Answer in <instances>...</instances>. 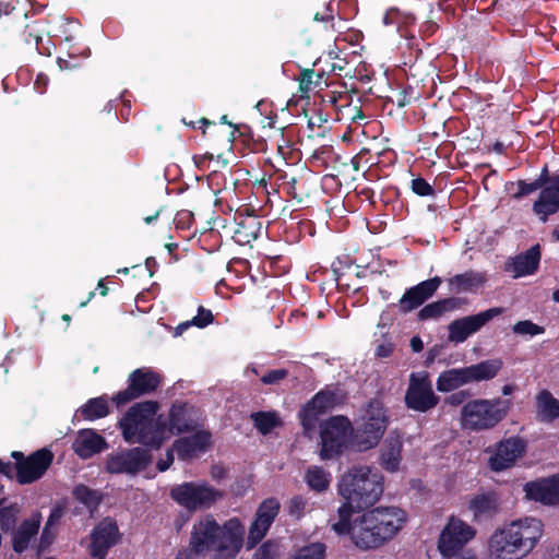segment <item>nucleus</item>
<instances>
[{
  "instance_id": "774afa93",
  "label": "nucleus",
  "mask_w": 559,
  "mask_h": 559,
  "mask_svg": "<svg viewBox=\"0 0 559 559\" xmlns=\"http://www.w3.org/2000/svg\"><path fill=\"white\" fill-rule=\"evenodd\" d=\"M552 236L556 240L559 241V225L552 230Z\"/></svg>"
},
{
  "instance_id": "603ef678",
  "label": "nucleus",
  "mask_w": 559,
  "mask_h": 559,
  "mask_svg": "<svg viewBox=\"0 0 559 559\" xmlns=\"http://www.w3.org/2000/svg\"><path fill=\"white\" fill-rule=\"evenodd\" d=\"M174 451H175L174 448L167 450L165 457L160 459L157 462V468L159 472H165L170 467V465L174 462Z\"/></svg>"
},
{
  "instance_id": "423d86ee",
  "label": "nucleus",
  "mask_w": 559,
  "mask_h": 559,
  "mask_svg": "<svg viewBox=\"0 0 559 559\" xmlns=\"http://www.w3.org/2000/svg\"><path fill=\"white\" fill-rule=\"evenodd\" d=\"M509 409L510 402L500 397L473 400L461 408L460 423L471 431L492 429L506 418Z\"/></svg>"
},
{
  "instance_id": "338daca9",
  "label": "nucleus",
  "mask_w": 559,
  "mask_h": 559,
  "mask_svg": "<svg viewBox=\"0 0 559 559\" xmlns=\"http://www.w3.org/2000/svg\"><path fill=\"white\" fill-rule=\"evenodd\" d=\"M552 300L559 304V288L552 293Z\"/></svg>"
},
{
  "instance_id": "ddd939ff",
  "label": "nucleus",
  "mask_w": 559,
  "mask_h": 559,
  "mask_svg": "<svg viewBox=\"0 0 559 559\" xmlns=\"http://www.w3.org/2000/svg\"><path fill=\"white\" fill-rule=\"evenodd\" d=\"M342 400L336 390L325 389L318 392L299 413L305 433L311 437L314 432L319 416L333 408Z\"/></svg>"
},
{
  "instance_id": "c85d7f7f",
  "label": "nucleus",
  "mask_w": 559,
  "mask_h": 559,
  "mask_svg": "<svg viewBox=\"0 0 559 559\" xmlns=\"http://www.w3.org/2000/svg\"><path fill=\"white\" fill-rule=\"evenodd\" d=\"M487 281L486 274L476 271H467L456 274L449 278V287L451 292L462 293L471 292L483 286Z\"/></svg>"
},
{
  "instance_id": "f257e3e1",
  "label": "nucleus",
  "mask_w": 559,
  "mask_h": 559,
  "mask_svg": "<svg viewBox=\"0 0 559 559\" xmlns=\"http://www.w3.org/2000/svg\"><path fill=\"white\" fill-rule=\"evenodd\" d=\"M354 511L338 507L337 521L331 523L338 536H348L359 550L379 549L391 542L406 523L404 510L397 507H376L353 518Z\"/></svg>"
},
{
  "instance_id": "3c124183",
  "label": "nucleus",
  "mask_w": 559,
  "mask_h": 559,
  "mask_svg": "<svg viewBox=\"0 0 559 559\" xmlns=\"http://www.w3.org/2000/svg\"><path fill=\"white\" fill-rule=\"evenodd\" d=\"M306 501L301 497H295L289 504V511L293 515L299 516L305 510Z\"/></svg>"
},
{
  "instance_id": "5fc2aeb1",
  "label": "nucleus",
  "mask_w": 559,
  "mask_h": 559,
  "mask_svg": "<svg viewBox=\"0 0 559 559\" xmlns=\"http://www.w3.org/2000/svg\"><path fill=\"white\" fill-rule=\"evenodd\" d=\"M225 474H226L225 468L219 465L212 466L211 473H210L211 477L216 481H219L221 479H223L225 477Z\"/></svg>"
},
{
  "instance_id": "aec40b11",
  "label": "nucleus",
  "mask_w": 559,
  "mask_h": 559,
  "mask_svg": "<svg viewBox=\"0 0 559 559\" xmlns=\"http://www.w3.org/2000/svg\"><path fill=\"white\" fill-rule=\"evenodd\" d=\"M523 490L528 500L545 506H557L559 504V475L526 483Z\"/></svg>"
},
{
  "instance_id": "9b49d317",
  "label": "nucleus",
  "mask_w": 559,
  "mask_h": 559,
  "mask_svg": "<svg viewBox=\"0 0 559 559\" xmlns=\"http://www.w3.org/2000/svg\"><path fill=\"white\" fill-rule=\"evenodd\" d=\"M439 397L432 390V384L427 372L412 373L408 389L405 394L406 406L413 411L425 413L433 408Z\"/></svg>"
},
{
  "instance_id": "de8ad7c7",
  "label": "nucleus",
  "mask_w": 559,
  "mask_h": 559,
  "mask_svg": "<svg viewBox=\"0 0 559 559\" xmlns=\"http://www.w3.org/2000/svg\"><path fill=\"white\" fill-rule=\"evenodd\" d=\"M15 522V511L13 508H2L0 510V527L2 530H10Z\"/></svg>"
},
{
  "instance_id": "e433bc0d",
  "label": "nucleus",
  "mask_w": 559,
  "mask_h": 559,
  "mask_svg": "<svg viewBox=\"0 0 559 559\" xmlns=\"http://www.w3.org/2000/svg\"><path fill=\"white\" fill-rule=\"evenodd\" d=\"M73 495L76 500L85 504L91 510L95 509L100 501L99 493L84 485L76 486L73 490Z\"/></svg>"
},
{
  "instance_id": "13d9d810",
  "label": "nucleus",
  "mask_w": 559,
  "mask_h": 559,
  "mask_svg": "<svg viewBox=\"0 0 559 559\" xmlns=\"http://www.w3.org/2000/svg\"><path fill=\"white\" fill-rule=\"evenodd\" d=\"M193 324L190 323V320L186 321V322H182L180 324H178L175 329V336H180L185 333V331H187L190 326H192Z\"/></svg>"
},
{
  "instance_id": "bb28decb",
  "label": "nucleus",
  "mask_w": 559,
  "mask_h": 559,
  "mask_svg": "<svg viewBox=\"0 0 559 559\" xmlns=\"http://www.w3.org/2000/svg\"><path fill=\"white\" fill-rule=\"evenodd\" d=\"M402 435L394 430L385 438L380 453V464L388 472L399 471L402 461Z\"/></svg>"
},
{
  "instance_id": "dca6fc26",
  "label": "nucleus",
  "mask_w": 559,
  "mask_h": 559,
  "mask_svg": "<svg viewBox=\"0 0 559 559\" xmlns=\"http://www.w3.org/2000/svg\"><path fill=\"white\" fill-rule=\"evenodd\" d=\"M502 308L495 307L474 316L464 317L452 321L449 326V341L463 343L468 336L479 331L487 322L502 313Z\"/></svg>"
},
{
  "instance_id": "6e6d98bb",
  "label": "nucleus",
  "mask_w": 559,
  "mask_h": 559,
  "mask_svg": "<svg viewBox=\"0 0 559 559\" xmlns=\"http://www.w3.org/2000/svg\"><path fill=\"white\" fill-rule=\"evenodd\" d=\"M466 397V393L464 392H459V393H454L452 395H450L447 400V402L450 404V405H453V406H456V405H460Z\"/></svg>"
},
{
  "instance_id": "393cba45",
  "label": "nucleus",
  "mask_w": 559,
  "mask_h": 559,
  "mask_svg": "<svg viewBox=\"0 0 559 559\" xmlns=\"http://www.w3.org/2000/svg\"><path fill=\"white\" fill-rule=\"evenodd\" d=\"M73 451L81 459H88L107 448V442L93 429H81L72 444Z\"/></svg>"
},
{
  "instance_id": "e2e57ef3",
  "label": "nucleus",
  "mask_w": 559,
  "mask_h": 559,
  "mask_svg": "<svg viewBox=\"0 0 559 559\" xmlns=\"http://www.w3.org/2000/svg\"><path fill=\"white\" fill-rule=\"evenodd\" d=\"M331 17L330 9L326 8V12L324 14L316 13L314 20L316 21H328Z\"/></svg>"
},
{
  "instance_id": "8fccbe9b",
  "label": "nucleus",
  "mask_w": 559,
  "mask_h": 559,
  "mask_svg": "<svg viewBox=\"0 0 559 559\" xmlns=\"http://www.w3.org/2000/svg\"><path fill=\"white\" fill-rule=\"evenodd\" d=\"M314 72L312 70H305L301 72L300 81H299V90L302 93H308L311 91L312 85L314 84L313 81Z\"/></svg>"
},
{
  "instance_id": "2eb2a0df",
  "label": "nucleus",
  "mask_w": 559,
  "mask_h": 559,
  "mask_svg": "<svg viewBox=\"0 0 559 559\" xmlns=\"http://www.w3.org/2000/svg\"><path fill=\"white\" fill-rule=\"evenodd\" d=\"M128 381V388L114 396L117 406L155 391L160 383V376L150 368H139L131 372Z\"/></svg>"
},
{
  "instance_id": "4d7b16f0",
  "label": "nucleus",
  "mask_w": 559,
  "mask_h": 559,
  "mask_svg": "<svg viewBox=\"0 0 559 559\" xmlns=\"http://www.w3.org/2000/svg\"><path fill=\"white\" fill-rule=\"evenodd\" d=\"M411 347H412L413 352H415V353L421 352L424 348V343H423L421 338L419 336L412 337Z\"/></svg>"
},
{
  "instance_id": "7c9ffc66",
  "label": "nucleus",
  "mask_w": 559,
  "mask_h": 559,
  "mask_svg": "<svg viewBox=\"0 0 559 559\" xmlns=\"http://www.w3.org/2000/svg\"><path fill=\"white\" fill-rule=\"evenodd\" d=\"M502 360L499 358L488 359L466 368L469 383L488 381L493 379L502 368Z\"/></svg>"
},
{
  "instance_id": "a19ab883",
  "label": "nucleus",
  "mask_w": 559,
  "mask_h": 559,
  "mask_svg": "<svg viewBox=\"0 0 559 559\" xmlns=\"http://www.w3.org/2000/svg\"><path fill=\"white\" fill-rule=\"evenodd\" d=\"M448 305L449 300H440L429 304L419 311V318L421 320L438 318L448 310Z\"/></svg>"
},
{
  "instance_id": "473e14b6",
  "label": "nucleus",
  "mask_w": 559,
  "mask_h": 559,
  "mask_svg": "<svg viewBox=\"0 0 559 559\" xmlns=\"http://www.w3.org/2000/svg\"><path fill=\"white\" fill-rule=\"evenodd\" d=\"M305 479L312 490L321 492L329 488L331 474L323 467L313 465L307 469Z\"/></svg>"
},
{
  "instance_id": "58836bf2",
  "label": "nucleus",
  "mask_w": 559,
  "mask_h": 559,
  "mask_svg": "<svg viewBox=\"0 0 559 559\" xmlns=\"http://www.w3.org/2000/svg\"><path fill=\"white\" fill-rule=\"evenodd\" d=\"M546 179H547V168L545 167L539 176L538 179H536L535 181L533 182H525V181H519L518 182V188H519V191L514 194L515 198H522L524 195H527L536 190H538L539 188L543 187V185L546 182Z\"/></svg>"
},
{
  "instance_id": "79ce46f5",
  "label": "nucleus",
  "mask_w": 559,
  "mask_h": 559,
  "mask_svg": "<svg viewBox=\"0 0 559 559\" xmlns=\"http://www.w3.org/2000/svg\"><path fill=\"white\" fill-rule=\"evenodd\" d=\"M258 223L252 219L247 224H241L237 230L235 231V238L240 243H248L251 239L257 238V229L255 226Z\"/></svg>"
},
{
  "instance_id": "c756f323",
  "label": "nucleus",
  "mask_w": 559,
  "mask_h": 559,
  "mask_svg": "<svg viewBox=\"0 0 559 559\" xmlns=\"http://www.w3.org/2000/svg\"><path fill=\"white\" fill-rule=\"evenodd\" d=\"M41 516L34 513L29 519L25 520L14 534L13 548L16 552H22L27 548L29 540L37 534Z\"/></svg>"
},
{
  "instance_id": "864d4df0",
  "label": "nucleus",
  "mask_w": 559,
  "mask_h": 559,
  "mask_svg": "<svg viewBox=\"0 0 559 559\" xmlns=\"http://www.w3.org/2000/svg\"><path fill=\"white\" fill-rule=\"evenodd\" d=\"M393 352V346L390 343L380 344L376 349V355L378 357H389Z\"/></svg>"
},
{
  "instance_id": "4468645a",
  "label": "nucleus",
  "mask_w": 559,
  "mask_h": 559,
  "mask_svg": "<svg viewBox=\"0 0 559 559\" xmlns=\"http://www.w3.org/2000/svg\"><path fill=\"white\" fill-rule=\"evenodd\" d=\"M12 456L16 460V478L20 484H31L40 478L53 460V454L47 449H40L27 459H23L21 452H12Z\"/></svg>"
},
{
  "instance_id": "b1692460",
  "label": "nucleus",
  "mask_w": 559,
  "mask_h": 559,
  "mask_svg": "<svg viewBox=\"0 0 559 559\" xmlns=\"http://www.w3.org/2000/svg\"><path fill=\"white\" fill-rule=\"evenodd\" d=\"M540 255L539 245H535L525 252L510 258L506 264V271L514 278L532 275L538 269Z\"/></svg>"
},
{
  "instance_id": "37998d69",
  "label": "nucleus",
  "mask_w": 559,
  "mask_h": 559,
  "mask_svg": "<svg viewBox=\"0 0 559 559\" xmlns=\"http://www.w3.org/2000/svg\"><path fill=\"white\" fill-rule=\"evenodd\" d=\"M512 330L515 334L530 335V336L539 335L545 332V329L543 326L537 325L530 320H523V321L516 322L513 325Z\"/></svg>"
},
{
  "instance_id": "f3484780",
  "label": "nucleus",
  "mask_w": 559,
  "mask_h": 559,
  "mask_svg": "<svg viewBox=\"0 0 559 559\" xmlns=\"http://www.w3.org/2000/svg\"><path fill=\"white\" fill-rule=\"evenodd\" d=\"M280 502L275 498H269L259 506L254 521L252 522L247 537V547L253 548L269 532L272 523L280 512Z\"/></svg>"
},
{
  "instance_id": "cd10ccee",
  "label": "nucleus",
  "mask_w": 559,
  "mask_h": 559,
  "mask_svg": "<svg viewBox=\"0 0 559 559\" xmlns=\"http://www.w3.org/2000/svg\"><path fill=\"white\" fill-rule=\"evenodd\" d=\"M536 417L544 423L559 418V400L548 390L539 391L535 396Z\"/></svg>"
},
{
  "instance_id": "20e7f679",
  "label": "nucleus",
  "mask_w": 559,
  "mask_h": 559,
  "mask_svg": "<svg viewBox=\"0 0 559 559\" xmlns=\"http://www.w3.org/2000/svg\"><path fill=\"white\" fill-rule=\"evenodd\" d=\"M337 491L344 499L340 507H347L350 511L368 509L382 497L384 477L371 466H353L340 477Z\"/></svg>"
},
{
  "instance_id": "6e6552de",
  "label": "nucleus",
  "mask_w": 559,
  "mask_h": 559,
  "mask_svg": "<svg viewBox=\"0 0 559 559\" xmlns=\"http://www.w3.org/2000/svg\"><path fill=\"white\" fill-rule=\"evenodd\" d=\"M389 417L383 403L379 400L370 401L362 409L360 424L355 433V444L359 451L374 448L382 438Z\"/></svg>"
},
{
  "instance_id": "412c9836",
  "label": "nucleus",
  "mask_w": 559,
  "mask_h": 559,
  "mask_svg": "<svg viewBox=\"0 0 559 559\" xmlns=\"http://www.w3.org/2000/svg\"><path fill=\"white\" fill-rule=\"evenodd\" d=\"M197 421L192 418V408L187 405L174 404L169 411L168 418L162 416L160 428L165 432V440L174 435L193 430Z\"/></svg>"
},
{
  "instance_id": "5701e85b",
  "label": "nucleus",
  "mask_w": 559,
  "mask_h": 559,
  "mask_svg": "<svg viewBox=\"0 0 559 559\" xmlns=\"http://www.w3.org/2000/svg\"><path fill=\"white\" fill-rule=\"evenodd\" d=\"M533 210L540 221L546 222L549 215L559 211V175L549 179L534 202Z\"/></svg>"
},
{
  "instance_id": "c9c22d12",
  "label": "nucleus",
  "mask_w": 559,
  "mask_h": 559,
  "mask_svg": "<svg viewBox=\"0 0 559 559\" xmlns=\"http://www.w3.org/2000/svg\"><path fill=\"white\" fill-rule=\"evenodd\" d=\"M255 428L262 433L267 435L274 428L282 425L281 418L275 412H258L251 415Z\"/></svg>"
},
{
  "instance_id": "4be33fe9",
  "label": "nucleus",
  "mask_w": 559,
  "mask_h": 559,
  "mask_svg": "<svg viewBox=\"0 0 559 559\" xmlns=\"http://www.w3.org/2000/svg\"><path fill=\"white\" fill-rule=\"evenodd\" d=\"M441 284V278L436 276L424 281L407 289L400 299V307L403 311H412L429 299Z\"/></svg>"
},
{
  "instance_id": "c03bdc74",
  "label": "nucleus",
  "mask_w": 559,
  "mask_h": 559,
  "mask_svg": "<svg viewBox=\"0 0 559 559\" xmlns=\"http://www.w3.org/2000/svg\"><path fill=\"white\" fill-rule=\"evenodd\" d=\"M213 320H214V317H213L212 311L200 306L198 308L197 316H194L190 320V323H192L193 326L203 329V328L207 326L209 324H211L213 322Z\"/></svg>"
},
{
  "instance_id": "09e8293b",
  "label": "nucleus",
  "mask_w": 559,
  "mask_h": 559,
  "mask_svg": "<svg viewBox=\"0 0 559 559\" xmlns=\"http://www.w3.org/2000/svg\"><path fill=\"white\" fill-rule=\"evenodd\" d=\"M287 376L285 369H274L261 377V381L264 384L272 385L280 383Z\"/></svg>"
},
{
  "instance_id": "6ab92c4d",
  "label": "nucleus",
  "mask_w": 559,
  "mask_h": 559,
  "mask_svg": "<svg viewBox=\"0 0 559 559\" xmlns=\"http://www.w3.org/2000/svg\"><path fill=\"white\" fill-rule=\"evenodd\" d=\"M119 540L117 523L111 519L100 521L91 533L90 555L94 559H105L108 550Z\"/></svg>"
},
{
  "instance_id": "0eeeda50",
  "label": "nucleus",
  "mask_w": 559,
  "mask_h": 559,
  "mask_svg": "<svg viewBox=\"0 0 559 559\" xmlns=\"http://www.w3.org/2000/svg\"><path fill=\"white\" fill-rule=\"evenodd\" d=\"M171 499L189 512L205 511L224 498V492L205 480L186 481L170 490Z\"/></svg>"
},
{
  "instance_id": "2f4dec72",
  "label": "nucleus",
  "mask_w": 559,
  "mask_h": 559,
  "mask_svg": "<svg viewBox=\"0 0 559 559\" xmlns=\"http://www.w3.org/2000/svg\"><path fill=\"white\" fill-rule=\"evenodd\" d=\"M469 383L466 368H454L441 372L437 379L439 392H450Z\"/></svg>"
},
{
  "instance_id": "bf43d9fd",
  "label": "nucleus",
  "mask_w": 559,
  "mask_h": 559,
  "mask_svg": "<svg viewBox=\"0 0 559 559\" xmlns=\"http://www.w3.org/2000/svg\"><path fill=\"white\" fill-rule=\"evenodd\" d=\"M395 16V11L394 10H389L384 16H383V24L384 25H391L394 23V20L393 17Z\"/></svg>"
},
{
  "instance_id": "680f3d73",
  "label": "nucleus",
  "mask_w": 559,
  "mask_h": 559,
  "mask_svg": "<svg viewBox=\"0 0 559 559\" xmlns=\"http://www.w3.org/2000/svg\"><path fill=\"white\" fill-rule=\"evenodd\" d=\"M40 40H41V37L38 36V35H33L32 32L28 33V37L26 38V41L29 43V44L32 41H34L36 47H38V44H39ZM37 49L39 50V48H37Z\"/></svg>"
},
{
  "instance_id": "72a5a7b5",
  "label": "nucleus",
  "mask_w": 559,
  "mask_h": 559,
  "mask_svg": "<svg viewBox=\"0 0 559 559\" xmlns=\"http://www.w3.org/2000/svg\"><path fill=\"white\" fill-rule=\"evenodd\" d=\"M108 413V402L104 396L91 399L81 407V414L86 420L103 418Z\"/></svg>"
},
{
  "instance_id": "7ed1b4c3",
  "label": "nucleus",
  "mask_w": 559,
  "mask_h": 559,
  "mask_svg": "<svg viewBox=\"0 0 559 559\" xmlns=\"http://www.w3.org/2000/svg\"><path fill=\"white\" fill-rule=\"evenodd\" d=\"M544 536L539 519L525 516L496 528L488 538L489 559H523L538 545Z\"/></svg>"
},
{
  "instance_id": "f8f14e48",
  "label": "nucleus",
  "mask_w": 559,
  "mask_h": 559,
  "mask_svg": "<svg viewBox=\"0 0 559 559\" xmlns=\"http://www.w3.org/2000/svg\"><path fill=\"white\" fill-rule=\"evenodd\" d=\"M151 462L147 450L132 448L110 453L106 460V471L110 474L134 476L143 471Z\"/></svg>"
},
{
  "instance_id": "1a4fd4ad",
  "label": "nucleus",
  "mask_w": 559,
  "mask_h": 559,
  "mask_svg": "<svg viewBox=\"0 0 559 559\" xmlns=\"http://www.w3.org/2000/svg\"><path fill=\"white\" fill-rule=\"evenodd\" d=\"M349 431V421L343 416H335L326 420L321 427V460L337 457L346 445Z\"/></svg>"
},
{
  "instance_id": "39448f33",
  "label": "nucleus",
  "mask_w": 559,
  "mask_h": 559,
  "mask_svg": "<svg viewBox=\"0 0 559 559\" xmlns=\"http://www.w3.org/2000/svg\"><path fill=\"white\" fill-rule=\"evenodd\" d=\"M158 403L145 401L132 405L119 421L124 440L129 443H141L146 447L159 448L165 441L162 430V416H156Z\"/></svg>"
},
{
  "instance_id": "a211bd4d",
  "label": "nucleus",
  "mask_w": 559,
  "mask_h": 559,
  "mask_svg": "<svg viewBox=\"0 0 559 559\" xmlns=\"http://www.w3.org/2000/svg\"><path fill=\"white\" fill-rule=\"evenodd\" d=\"M526 442L520 437H511L496 444L489 457V466L495 472L510 468L525 453Z\"/></svg>"
},
{
  "instance_id": "9d476101",
  "label": "nucleus",
  "mask_w": 559,
  "mask_h": 559,
  "mask_svg": "<svg viewBox=\"0 0 559 559\" xmlns=\"http://www.w3.org/2000/svg\"><path fill=\"white\" fill-rule=\"evenodd\" d=\"M476 535V530L463 520L451 516L440 534L438 549L443 557H450L462 549Z\"/></svg>"
},
{
  "instance_id": "ea45409f",
  "label": "nucleus",
  "mask_w": 559,
  "mask_h": 559,
  "mask_svg": "<svg viewBox=\"0 0 559 559\" xmlns=\"http://www.w3.org/2000/svg\"><path fill=\"white\" fill-rule=\"evenodd\" d=\"M281 552V546L277 542L266 540L255 551L253 559H275Z\"/></svg>"
},
{
  "instance_id": "f704fd0d",
  "label": "nucleus",
  "mask_w": 559,
  "mask_h": 559,
  "mask_svg": "<svg viewBox=\"0 0 559 559\" xmlns=\"http://www.w3.org/2000/svg\"><path fill=\"white\" fill-rule=\"evenodd\" d=\"M468 508L478 520L492 514L497 509V501L490 495H480L471 500Z\"/></svg>"
},
{
  "instance_id": "052dcab7",
  "label": "nucleus",
  "mask_w": 559,
  "mask_h": 559,
  "mask_svg": "<svg viewBox=\"0 0 559 559\" xmlns=\"http://www.w3.org/2000/svg\"><path fill=\"white\" fill-rule=\"evenodd\" d=\"M13 468H12V465L11 463H4L0 460V473L9 476L11 475Z\"/></svg>"
},
{
  "instance_id": "0e129e2a",
  "label": "nucleus",
  "mask_w": 559,
  "mask_h": 559,
  "mask_svg": "<svg viewBox=\"0 0 559 559\" xmlns=\"http://www.w3.org/2000/svg\"><path fill=\"white\" fill-rule=\"evenodd\" d=\"M546 559H559V545L548 552Z\"/></svg>"
},
{
  "instance_id": "a878e982",
  "label": "nucleus",
  "mask_w": 559,
  "mask_h": 559,
  "mask_svg": "<svg viewBox=\"0 0 559 559\" xmlns=\"http://www.w3.org/2000/svg\"><path fill=\"white\" fill-rule=\"evenodd\" d=\"M210 443L211 435L202 430L190 437L176 440L173 448L180 460H189L205 452Z\"/></svg>"
},
{
  "instance_id": "a18cd8bd",
  "label": "nucleus",
  "mask_w": 559,
  "mask_h": 559,
  "mask_svg": "<svg viewBox=\"0 0 559 559\" xmlns=\"http://www.w3.org/2000/svg\"><path fill=\"white\" fill-rule=\"evenodd\" d=\"M60 518L61 511L59 509L52 510L43 530L41 543L49 544L51 542L52 534L50 533V530L59 522Z\"/></svg>"
},
{
  "instance_id": "69168bd1",
  "label": "nucleus",
  "mask_w": 559,
  "mask_h": 559,
  "mask_svg": "<svg viewBox=\"0 0 559 559\" xmlns=\"http://www.w3.org/2000/svg\"><path fill=\"white\" fill-rule=\"evenodd\" d=\"M514 391V386L511 385V384H506L503 388H502V394L503 395H510L512 394Z\"/></svg>"
},
{
  "instance_id": "49530a36",
  "label": "nucleus",
  "mask_w": 559,
  "mask_h": 559,
  "mask_svg": "<svg viewBox=\"0 0 559 559\" xmlns=\"http://www.w3.org/2000/svg\"><path fill=\"white\" fill-rule=\"evenodd\" d=\"M412 190L420 197H427L433 193V188L423 178L412 180Z\"/></svg>"
},
{
  "instance_id": "f03ea898",
  "label": "nucleus",
  "mask_w": 559,
  "mask_h": 559,
  "mask_svg": "<svg viewBox=\"0 0 559 559\" xmlns=\"http://www.w3.org/2000/svg\"><path fill=\"white\" fill-rule=\"evenodd\" d=\"M245 526L238 518L219 525L212 514L198 518L191 527L189 548L177 559H197L213 552L212 559H235L243 545Z\"/></svg>"
},
{
  "instance_id": "4c0bfd02",
  "label": "nucleus",
  "mask_w": 559,
  "mask_h": 559,
  "mask_svg": "<svg viewBox=\"0 0 559 559\" xmlns=\"http://www.w3.org/2000/svg\"><path fill=\"white\" fill-rule=\"evenodd\" d=\"M325 546L322 543H313L298 550L293 559H323Z\"/></svg>"
}]
</instances>
